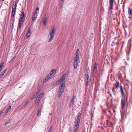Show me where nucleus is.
<instances>
[{"mask_svg": "<svg viewBox=\"0 0 132 132\" xmlns=\"http://www.w3.org/2000/svg\"><path fill=\"white\" fill-rule=\"evenodd\" d=\"M4 0H2V1H4Z\"/></svg>", "mask_w": 132, "mask_h": 132, "instance_id": "obj_61", "label": "nucleus"}, {"mask_svg": "<svg viewBox=\"0 0 132 132\" xmlns=\"http://www.w3.org/2000/svg\"><path fill=\"white\" fill-rule=\"evenodd\" d=\"M12 10H16V8H13V7L12 8Z\"/></svg>", "mask_w": 132, "mask_h": 132, "instance_id": "obj_51", "label": "nucleus"}, {"mask_svg": "<svg viewBox=\"0 0 132 132\" xmlns=\"http://www.w3.org/2000/svg\"><path fill=\"white\" fill-rule=\"evenodd\" d=\"M87 80H89V75L88 74H87L86 75Z\"/></svg>", "mask_w": 132, "mask_h": 132, "instance_id": "obj_36", "label": "nucleus"}, {"mask_svg": "<svg viewBox=\"0 0 132 132\" xmlns=\"http://www.w3.org/2000/svg\"><path fill=\"white\" fill-rule=\"evenodd\" d=\"M120 90L121 92V94L122 95V96L126 97L127 95V91H126V95H124L123 90V89L122 87V86L121 85L120 87Z\"/></svg>", "mask_w": 132, "mask_h": 132, "instance_id": "obj_6", "label": "nucleus"}, {"mask_svg": "<svg viewBox=\"0 0 132 132\" xmlns=\"http://www.w3.org/2000/svg\"><path fill=\"white\" fill-rule=\"evenodd\" d=\"M10 121H7L5 122V125H6L8 124H9L10 122Z\"/></svg>", "mask_w": 132, "mask_h": 132, "instance_id": "obj_39", "label": "nucleus"}, {"mask_svg": "<svg viewBox=\"0 0 132 132\" xmlns=\"http://www.w3.org/2000/svg\"><path fill=\"white\" fill-rule=\"evenodd\" d=\"M90 114L92 117H93V112H92V110H91V112L90 113Z\"/></svg>", "mask_w": 132, "mask_h": 132, "instance_id": "obj_37", "label": "nucleus"}, {"mask_svg": "<svg viewBox=\"0 0 132 132\" xmlns=\"http://www.w3.org/2000/svg\"><path fill=\"white\" fill-rule=\"evenodd\" d=\"M23 22L21 21H19L18 29H21V26Z\"/></svg>", "mask_w": 132, "mask_h": 132, "instance_id": "obj_14", "label": "nucleus"}, {"mask_svg": "<svg viewBox=\"0 0 132 132\" xmlns=\"http://www.w3.org/2000/svg\"><path fill=\"white\" fill-rule=\"evenodd\" d=\"M80 121V120L77 119L75 122V125H77L79 126Z\"/></svg>", "mask_w": 132, "mask_h": 132, "instance_id": "obj_15", "label": "nucleus"}, {"mask_svg": "<svg viewBox=\"0 0 132 132\" xmlns=\"http://www.w3.org/2000/svg\"><path fill=\"white\" fill-rule=\"evenodd\" d=\"M119 83L118 81H116V83L115 84V87L116 88H117L119 87Z\"/></svg>", "mask_w": 132, "mask_h": 132, "instance_id": "obj_18", "label": "nucleus"}, {"mask_svg": "<svg viewBox=\"0 0 132 132\" xmlns=\"http://www.w3.org/2000/svg\"><path fill=\"white\" fill-rule=\"evenodd\" d=\"M40 98L37 97V99L35 101V104H38L39 103L40 101Z\"/></svg>", "mask_w": 132, "mask_h": 132, "instance_id": "obj_19", "label": "nucleus"}, {"mask_svg": "<svg viewBox=\"0 0 132 132\" xmlns=\"http://www.w3.org/2000/svg\"><path fill=\"white\" fill-rule=\"evenodd\" d=\"M26 18V16L25 15L24 13V12H22L21 13L20 15V18L19 21H23V19H25Z\"/></svg>", "mask_w": 132, "mask_h": 132, "instance_id": "obj_3", "label": "nucleus"}, {"mask_svg": "<svg viewBox=\"0 0 132 132\" xmlns=\"http://www.w3.org/2000/svg\"><path fill=\"white\" fill-rule=\"evenodd\" d=\"M3 76L2 75H0V79H1L3 77Z\"/></svg>", "mask_w": 132, "mask_h": 132, "instance_id": "obj_47", "label": "nucleus"}, {"mask_svg": "<svg viewBox=\"0 0 132 132\" xmlns=\"http://www.w3.org/2000/svg\"><path fill=\"white\" fill-rule=\"evenodd\" d=\"M97 65L96 63H95L92 71V73L93 75H94L96 74L97 72Z\"/></svg>", "mask_w": 132, "mask_h": 132, "instance_id": "obj_4", "label": "nucleus"}, {"mask_svg": "<svg viewBox=\"0 0 132 132\" xmlns=\"http://www.w3.org/2000/svg\"><path fill=\"white\" fill-rule=\"evenodd\" d=\"M9 112L8 111V110H6L5 112V114H6V115Z\"/></svg>", "mask_w": 132, "mask_h": 132, "instance_id": "obj_44", "label": "nucleus"}, {"mask_svg": "<svg viewBox=\"0 0 132 132\" xmlns=\"http://www.w3.org/2000/svg\"><path fill=\"white\" fill-rule=\"evenodd\" d=\"M74 99L73 98H72V99L70 101V104H72V105H73L74 104Z\"/></svg>", "mask_w": 132, "mask_h": 132, "instance_id": "obj_24", "label": "nucleus"}, {"mask_svg": "<svg viewBox=\"0 0 132 132\" xmlns=\"http://www.w3.org/2000/svg\"><path fill=\"white\" fill-rule=\"evenodd\" d=\"M128 12L129 14L132 16V10L131 9L129 8Z\"/></svg>", "mask_w": 132, "mask_h": 132, "instance_id": "obj_21", "label": "nucleus"}, {"mask_svg": "<svg viewBox=\"0 0 132 132\" xmlns=\"http://www.w3.org/2000/svg\"><path fill=\"white\" fill-rule=\"evenodd\" d=\"M63 92V90H61L60 89H59V93L58 95V96L59 97H61Z\"/></svg>", "mask_w": 132, "mask_h": 132, "instance_id": "obj_12", "label": "nucleus"}, {"mask_svg": "<svg viewBox=\"0 0 132 132\" xmlns=\"http://www.w3.org/2000/svg\"><path fill=\"white\" fill-rule=\"evenodd\" d=\"M115 112V110H113V112L114 113Z\"/></svg>", "mask_w": 132, "mask_h": 132, "instance_id": "obj_58", "label": "nucleus"}, {"mask_svg": "<svg viewBox=\"0 0 132 132\" xmlns=\"http://www.w3.org/2000/svg\"><path fill=\"white\" fill-rule=\"evenodd\" d=\"M69 132H71L72 131V129L71 128V127H70L69 128Z\"/></svg>", "mask_w": 132, "mask_h": 132, "instance_id": "obj_42", "label": "nucleus"}, {"mask_svg": "<svg viewBox=\"0 0 132 132\" xmlns=\"http://www.w3.org/2000/svg\"><path fill=\"white\" fill-rule=\"evenodd\" d=\"M51 78H52V76L48 74L45 78V81H47Z\"/></svg>", "mask_w": 132, "mask_h": 132, "instance_id": "obj_11", "label": "nucleus"}, {"mask_svg": "<svg viewBox=\"0 0 132 132\" xmlns=\"http://www.w3.org/2000/svg\"><path fill=\"white\" fill-rule=\"evenodd\" d=\"M52 126H51L50 127V128L48 130V132H52Z\"/></svg>", "mask_w": 132, "mask_h": 132, "instance_id": "obj_29", "label": "nucleus"}, {"mask_svg": "<svg viewBox=\"0 0 132 132\" xmlns=\"http://www.w3.org/2000/svg\"><path fill=\"white\" fill-rule=\"evenodd\" d=\"M6 69L3 72H2V73L0 74V75H2L3 76V75H4V73H5V71H6Z\"/></svg>", "mask_w": 132, "mask_h": 132, "instance_id": "obj_34", "label": "nucleus"}, {"mask_svg": "<svg viewBox=\"0 0 132 132\" xmlns=\"http://www.w3.org/2000/svg\"><path fill=\"white\" fill-rule=\"evenodd\" d=\"M15 13L12 12L11 16L12 17H13L14 16Z\"/></svg>", "mask_w": 132, "mask_h": 132, "instance_id": "obj_41", "label": "nucleus"}, {"mask_svg": "<svg viewBox=\"0 0 132 132\" xmlns=\"http://www.w3.org/2000/svg\"><path fill=\"white\" fill-rule=\"evenodd\" d=\"M61 85H60L59 89L64 90L65 88V84L63 82H61Z\"/></svg>", "mask_w": 132, "mask_h": 132, "instance_id": "obj_7", "label": "nucleus"}, {"mask_svg": "<svg viewBox=\"0 0 132 132\" xmlns=\"http://www.w3.org/2000/svg\"><path fill=\"white\" fill-rule=\"evenodd\" d=\"M116 43L113 40V43L111 45V46H113L114 45L116 44Z\"/></svg>", "mask_w": 132, "mask_h": 132, "instance_id": "obj_38", "label": "nucleus"}, {"mask_svg": "<svg viewBox=\"0 0 132 132\" xmlns=\"http://www.w3.org/2000/svg\"><path fill=\"white\" fill-rule=\"evenodd\" d=\"M59 83H60V82L59 81V80H58L54 84H53V87L56 86L57 85L59 84Z\"/></svg>", "mask_w": 132, "mask_h": 132, "instance_id": "obj_16", "label": "nucleus"}, {"mask_svg": "<svg viewBox=\"0 0 132 132\" xmlns=\"http://www.w3.org/2000/svg\"><path fill=\"white\" fill-rule=\"evenodd\" d=\"M47 19V18H45L43 19V22L44 25H45L46 24V22Z\"/></svg>", "mask_w": 132, "mask_h": 132, "instance_id": "obj_22", "label": "nucleus"}, {"mask_svg": "<svg viewBox=\"0 0 132 132\" xmlns=\"http://www.w3.org/2000/svg\"><path fill=\"white\" fill-rule=\"evenodd\" d=\"M48 74L50 75V76H51L52 77L53 76V75H52V74L51 73H50V72L48 73Z\"/></svg>", "mask_w": 132, "mask_h": 132, "instance_id": "obj_46", "label": "nucleus"}, {"mask_svg": "<svg viewBox=\"0 0 132 132\" xmlns=\"http://www.w3.org/2000/svg\"><path fill=\"white\" fill-rule=\"evenodd\" d=\"M66 77V74H63L60 80H59V81H60V83L61 82H63L64 83V81Z\"/></svg>", "mask_w": 132, "mask_h": 132, "instance_id": "obj_5", "label": "nucleus"}, {"mask_svg": "<svg viewBox=\"0 0 132 132\" xmlns=\"http://www.w3.org/2000/svg\"><path fill=\"white\" fill-rule=\"evenodd\" d=\"M79 126L77 125H75L73 128V132H77Z\"/></svg>", "mask_w": 132, "mask_h": 132, "instance_id": "obj_10", "label": "nucleus"}, {"mask_svg": "<svg viewBox=\"0 0 132 132\" xmlns=\"http://www.w3.org/2000/svg\"><path fill=\"white\" fill-rule=\"evenodd\" d=\"M81 113L80 112H79L78 114V116L77 118V119L80 120L81 116Z\"/></svg>", "mask_w": 132, "mask_h": 132, "instance_id": "obj_23", "label": "nucleus"}, {"mask_svg": "<svg viewBox=\"0 0 132 132\" xmlns=\"http://www.w3.org/2000/svg\"><path fill=\"white\" fill-rule=\"evenodd\" d=\"M118 9V7H116V10H117Z\"/></svg>", "mask_w": 132, "mask_h": 132, "instance_id": "obj_56", "label": "nucleus"}, {"mask_svg": "<svg viewBox=\"0 0 132 132\" xmlns=\"http://www.w3.org/2000/svg\"><path fill=\"white\" fill-rule=\"evenodd\" d=\"M17 5L16 3L15 2V3H14L13 4V7H12L14 8H16V7Z\"/></svg>", "mask_w": 132, "mask_h": 132, "instance_id": "obj_25", "label": "nucleus"}, {"mask_svg": "<svg viewBox=\"0 0 132 132\" xmlns=\"http://www.w3.org/2000/svg\"><path fill=\"white\" fill-rule=\"evenodd\" d=\"M128 18H131L130 17V16H129V17H128Z\"/></svg>", "mask_w": 132, "mask_h": 132, "instance_id": "obj_60", "label": "nucleus"}, {"mask_svg": "<svg viewBox=\"0 0 132 132\" xmlns=\"http://www.w3.org/2000/svg\"><path fill=\"white\" fill-rule=\"evenodd\" d=\"M16 11V10H12V12H13V13H15V12Z\"/></svg>", "mask_w": 132, "mask_h": 132, "instance_id": "obj_49", "label": "nucleus"}, {"mask_svg": "<svg viewBox=\"0 0 132 132\" xmlns=\"http://www.w3.org/2000/svg\"><path fill=\"white\" fill-rule=\"evenodd\" d=\"M28 103H29V101H27L25 103V104L24 105V106L25 107H26L27 106V104Z\"/></svg>", "mask_w": 132, "mask_h": 132, "instance_id": "obj_40", "label": "nucleus"}, {"mask_svg": "<svg viewBox=\"0 0 132 132\" xmlns=\"http://www.w3.org/2000/svg\"><path fill=\"white\" fill-rule=\"evenodd\" d=\"M79 50H77L76 52V56L74 59L73 67L75 69H76L78 65L79 60Z\"/></svg>", "mask_w": 132, "mask_h": 132, "instance_id": "obj_1", "label": "nucleus"}, {"mask_svg": "<svg viewBox=\"0 0 132 132\" xmlns=\"http://www.w3.org/2000/svg\"><path fill=\"white\" fill-rule=\"evenodd\" d=\"M110 95L111 96V94H110Z\"/></svg>", "mask_w": 132, "mask_h": 132, "instance_id": "obj_62", "label": "nucleus"}, {"mask_svg": "<svg viewBox=\"0 0 132 132\" xmlns=\"http://www.w3.org/2000/svg\"><path fill=\"white\" fill-rule=\"evenodd\" d=\"M107 93H108V94H109L110 93L109 92V91H108L107 92Z\"/></svg>", "mask_w": 132, "mask_h": 132, "instance_id": "obj_57", "label": "nucleus"}, {"mask_svg": "<svg viewBox=\"0 0 132 132\" xmlns=\"http://www.w3.org/2000/svg\"><path fill=\"white\" fill-rule=\"evenodd\" d=\"M38 92H36V93L35 94H36V95L37 96V95L38 94Z\"/></svg>", "mask_w": 132, "mask_h": 132, "instance_id": "obj_52", "label": "nucleus"}, {"mask_svg": "<svg viewBox=\"0 0 132 132\" xmlns=\"http://www.w3.org/2000/svg\"><path fill=\"white\" fill-rule=\"evenodd\" d=\"M42 109V107L41 106L39 107L38 109V111L37 112V115L38 116L39 114H40L41 112V110Z\"/></svg>", "mask_w": 132, "mask_h": 132, "instance_id": "obj_13", "label": "nucleus"}, {"mask_svg": "<svg viewBox=\"0 0 132 132\" xmlns=\"http://www.w3.org/2000/svg\"><path fill=\"white\" fill-rule=\"evenodd\" d=\"M4 64V62H3L0 65V69H2V68L3 67V65Z\"/></svg>", "mask_w": 132, "mask_h": 132, "instance_id": "obj_33", "label": "nucleus"}, {"mask_svg": "<svg viewBox=\"0 0 132 132\" xmlns=\"http://www.w3.org/2000/svg\"><path fill=\"white\" fill-rule=\"evenodd\" d=\"M55 32V30L54 28H53L51 31L50 34V38L48 40V42L51 41L54 38V34Z\"/></svg>", "mask_w": 132, "mask_h": 132, "instance_id": "obj_2", "label": "nucleus"}, {"mask_svg": "<svg viewBox=\"0 0 132 132\" xmlns=\"http://www.w3.org/2000/svg\"><path fill=\"white\" fill-rule=\"evenodd\" d=\"M36 11H38L39 10V7H37L36 8Z\"/></svg>", "mask_w": 132, "mask_h": 132, "instance_id": "obj_48", "label": "nucleus"}, {"mask_svg": "<svg viewBox=\"0 0 132 132\" xmlns=\"http://www.w3.org/2000/svg\"><path fill=\"white\" fill-rule=\"evenodd\" d=\"M126 101L127 100V97H126Z\"/></svg>", "mask_w": 132, "mask_h": 132, "instance_id": "obj_59", "label": "nucleus"}, {"mask_svg": "<svg viewBox=\"0 0 132 132\" xmlns=\"http://www.w3.org/2000/svg\"><path fill=\"white\" fill-rule=\"evenodd\" d=\"M37 13V11L36 10L34 12V14H36Z\"/></svg>", "mask_w": 132, "mask_h": 132, "instance_id": "obj_45", "label": "nucleus"}, {"mask_svg": "<svg viewBox=\"0 0 132 132\" xmlns=\"http://www.w3.org/2000/svg\"><path fill=\"white\" fill-rule=\"evenodd\" d=\"M27 34H30V28H29L28 29V30L27 32Z\"/></svg>", "mask_w": 132, "mask_h": 132, "instance_id": "obj_35", "label": "nucleus"}, {"mask_svg": "<svg viewBox=\"0 0 132 132\" xmlns=\"http://www.w3.org/2000/svg\"><path fill=\"white\" fill-rule=\"evenodd\" d=\"M64 0H61V1L62 2H64Z\"/></svg>", "mask_w": 132, "mask_h": 132, "instance_id": "obj_54", "label": "nucleus"}, {"mask_svg": "<svg viewBox=\"0 0 132 132\" xmlns=\"http://www.w3.org/2000/svg\"><path fill=\"white\" fill-rule=\"evenodd\" d=\"M15 58H16V57L15 56H14L13 57L12 59L10 61V63H11V62H12L14 61V60L15 59Z\"/></svg>", "mask_w": 132, "mask_h": 132, "instance_id": "obj_27", "label": "nucleus"}, {"mask_svg": "<svg viewBox=\"0 0 132 132\" xmlns=\"http://www.w3.org/2000/svg\"><path fill=\"white\" fill-rule=\"evenodd\" d=\"M122 109H125L124 106L125 105V99H122L121 101Z\"/></svg>", "mask_w": 132, "mask_h": 132, "instance_id": "obj_8", "label": "nucleus"}, {"mask_svg": "<svg viewBox=\"0 0 132 132\" xmlns=\"http://www.w3.org/2000/svg\"><path fill=\"white\" fill-rule=\"evenodd\" d=\"M110 112V110H109V112Z\"/></svg>", "mask_w": 132, "mask_h": 132, "instance_id": "obj_63", "label": "nucleus"}, {"mask_svg": "<svg viewBox=\"0 0 132 132\" xmlns=\"http://www.w3.org/2000/svg\"><path fill=\"white\" fill-rule=\"evenodd\" d=\"M11 106L10 105L8 107L6 110H7L8 111L10 112L11 110Z\"/></svg>", "mask_w": 132, "mask_h": 132, "instance_id": "obj_30", "label": "nucleus"}, {"mask_svg": "<svg viewBox=\"0 0 132 132\" xmlns=\"http://www.w3.org/2000/svg\"><path fill=\"white\" fill-rule=\"evenodd\" d=\"M37 96L35 94L31 98V100H33Z\"/></svg>", "mask_w": 132, "mask_h": 132, "instance_id": "obj_31", "label": "nucleus"}, {"mask_svg": "<svg viewBox=\"0 0 132 132\" xmlns=\"http://www.w3.org/2000/svg\"><path fill=\"white\" fill-rule=\"evenodd\" d=\"M30 34H27V33H26V36H27V38H28L29 37H30Z\"/></svg>", "mask_w": 132, "mask_h": 132, "instance_id": "obj_43", "label": "nucleus"}, {"mask_svg": "<svg viewBox=\"0 0 132 132\" xmlns=\"http://www.w3.org/2000/svg\"><path fill=\"white\" fill-rule=\"evenodd\" d=\"M50 73H51L52 74V75H53V76L55 75V74L56 73V71L55 70L52 69L51 71H50Z\"/></svg>", "mask_w": 132, "mask_h": 132, "instance_id": "obj_17", "label": "nucleus"}, {"mask_svg": "<svg viewBox=\"0 0 132 132\" xmlns=\"http://www.w3.org/2000/svg\"><path fill=\"white\" fill-rule=\"evenodd\" d=\"M114 0H109V8L112 9L113 8Z\"/></svg>", "mask_w": 132, "mask_h": 132, "instance_id": "obj_9", "label": "nucleus"}, {"mask_svg": "<svg viewBox=\"0 0 132 132\" xmlns=\"http://www.w3.org/2000/svg\"><path fill=\"white\" fill-rule=\"evenodd\" d=\"M63 2H62L61 1L60 3V6L62 8L63 6Z\"/></svg>", "mask_w": 132, "mask_h": 132, "instance_id": "obj_28", "label": "nucleus"}, {"mask_svg": "<svg viewBox=\"0 0 132 132\" xmlns=\"http://www.w3.org/2000/svg\"><path fill=\"white\" fill-rule=\"evenodd\" d=\"M119 44V42H117L116 43V44H117V45H118Z\"/></svg>", "mask_w": 132, "mask_h": 132, "instance_id": "obj_55", "label": "nucleus"}, {"mask_svg": "<svg viewBox=\"0 0 132 132\" xmlns=\"http://www.w3.org/2000/svg\"><path fill=\"white\" fill-rule=\"evenodd\" d=\"M76 98V96H74L73 98H72L73 99H75Z\"/></svg>", "mask_w": 132, "mask_h": 132, "instance_id": "obj_50", "label": "nucleus"}, {"mask_svg": "<svg viewBox=\"0 0 132 132\" xmlns=\"http://www.w3.org/2000/svg\"><path fill=\"white\" fill-rule=\"evenodd\" d=\"M44 93H40L39 95L37 97L40 98L44 95Z\"/></svg>", "mask_w": 132, "mask_h": 132, "instance_id": "obj_26", "label": "nucleus"}, {"mask_svg": "<svg viewBox=\"0 0 132 132\" xmlns=\"http://www.w3.org/2000/svg\"><path fill=\"white\" fill-rule=\"evenodd\" d=\"M112 90L113 92V91L114 90V87H113V89H112Z\"/></svg>", "mask_w": 132, "mask_h": 132, "instance_id": "obj_53", "label": "nucleus"}, {"mask_svg": "<svg viewBox=\"0 0 132 132\" xmlns=\"http://www.w3.org/2000/svg\"><path fill=\"white\" fill-rule=\"evenodd\" d=\"M37 16V14L33 15L32 17V21L35 20L36 19Z\"/></svg>", "mask_w": 132, "mask_h": 132, "instance_id": "obj_20", "label": "nucleus"}, {"mask_svg": "<svg viewBox=\"0 0 132 132\" xmlns=\"http://www.w3.org/2000/svg\"><path fill=\"white\" fill-rule=\"evenodd\" d=\"M86 86H88L89 84V80H86Z\"/></svg>", "mask_w": 132, "mask_h": 132, "instance_id": "obj_32", "label": "nucleus"}]
</instances>
